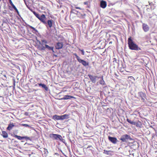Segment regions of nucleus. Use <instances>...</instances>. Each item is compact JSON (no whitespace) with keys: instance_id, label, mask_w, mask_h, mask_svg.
Masks as SVG:
<instances>
[{"instance_id":"ea45409f","label":"nucleus","mask_w":157,"mask_h":157,"mask_svg":"<svg viewBox=\"0 0 157 157\" xmlns=\"http://www.w3.org/2000/svg\"><path fill=\"white\" fill-rule=\"evenodd\" d=\"M109 43H111V42H109Z\"/></svg>"},{"instance_id":"4be33fe9","label":"nucleus","mask_w":157,"mask_h":157,"mask_svg":"<svg viewBox=\"0 0 157 157\" xmlns=\"http://www.w3.org/2000/svg\"><path fill=\"white\" fill-rule=\"evenodd\" d=\"M38 84L39 86H42V87L44 88L46 90H48V88L46 85L42 83H38Z\"/></svg>"},{"instance_id":"e433bc0d","label":"nucleus","mask_w":157,"mask_h":157,"mask_svg":"<svg viewBox=\"0 0 157 157\" xmlns=\"http://www.w3.org/2000/svg\"><path fill=\"white\" fill-rule=\"evenodd\" d=\"M43 49H45V47H43Z\"/></svg>"},{"instance_id":"7ed1b4c3","label":"nucleus","mask_w":157,"mask_h":157,"mask_svg":"<svg viewBox=\"0 0 157 157\" xmlns=\"http://www.w3.org/2000/svg\"><path fill=\"white\" fill-rule=\"evenodd\" d=\"M74 55L75 56L78 61L79 63H81L83 66L85 67H86L89 65V62H87L84 60L80 59V58L76 54L74 53Z\"/></svg>"},{"instance_id":"f8f14e48","label":"nucleus","mask_w":157,"mask_h":157,"mask_svg":"<svg viewBox=\"0 0 157 157\" xmlns=\"http://www.w3.org/2000/svg\"><path fill=\"white\" fill-rule=\"evenodd\" d=\"M142 28L144 31L145 32H147L149 29V27L145 23L143 24Z\"/></svg>"},{"instance_id":"20e7f679","label":"nucleus","mask_w":157,"mask_h":157,"mask_svg":"<svg viewBox=\"0 0 157 157\" xmlns=\"http://www.w3.org/2000/svg\"><path fill=\"white\" fill-rule=\"evenodd\" d=\"M49 136L53 140H62L63 139L62 136L59 134L51 133L49 134Z\"/></svg>"},{"instance_id":"0eeeda50","label":"nucleus","mask_w":157,"mask_h":157,"mask_svg":"<svg viewBox=\"0 0 157 157\" xmlns=\"http://www.w3.org/2000/svg\"><path fill=\"white\" fill-rule=\"evenodd\" d=\"M74 11H75L77 12L78 17L80 18H84V17L86 16V14L85 13H81L79 12L78 11H75L74 9H72L71 11L70 16H71L72 13H74Z\"/></svg>"},{"instance_id":"6ab92c4d","label":"nucleus","mask_w":157,"mask_h":157,"mask_svg":"<svg viewBox=\"0 0 157 157\" xmlns=\"http://www.w3.org/2000/svg\"><path fill=\"white\" fill-rule=\"evenodd\" d=\"M60 120H63L68 117V115L67 114H64L63 115L59 116Z\"/></svg>"},{"instance_id":"393cba45","label":"nucleus","mask_w":157,"mask_h":157,"mask_svg":"<svg viewBox=\"0 0 157 157\" xmlns=\"http://www.w3.org/2000/svg\"><path fill=\"white\" fill-rule=\"evenodd\" d=\"M102 79L100 81V83L101 85H104L105 84V82L103 80V76H101Z\"/></svg>"},{"instance_id":"7c9ffc66","label":"nucleus","mask_w":157,"mask_h":157,"mask_svg":"<svg viewBox=\"0 0 157 157\" xmlns=\"http://www.w3.org/2000/svg\"><path fill=\"white\" fill-rule=\"evenodd\" d=\"M22 125L26 127H29V126L28 124H22Z\"/></svg>"},{"instance_id":"9d476101","label":"nucleus","mask_w":157,"mask_h":157,"mask_svg":"<svg viewBox=\"0 0 157 157\" xmlns=\"http://www.w3.org/2000/svg\"><path fill=\"white\" fill-rule=\"evenodd\" d=\"M88 77L92 82L93 83H95L96 82V79L97 78V76H94L90 75H88Z\"/></svg>"},{"instance_id":"a211bd4d","label":"nucleus","mask_w":157,"mask_h":157,"mask_svg":"<svg viewBox=\"0 0 157 157\" xmlns=\"http://www.w3.org/2000/svg\"><path fill=\"white\" fill-rule=\"evenodd\" d=\"M14 126V125L13 123H10L9 124L8 127L7 128V129L9 130H10Z\"/></svg>"},{"instance_id":"39448f33","label":"nucleus","mask_w":157,"mask_h":157,"mask_svg":"<svg viewBox=\"0 0 157 157\" xmlns=\"http://www.w3.org/2000/svg\"><path fill=\"white\" fill-rule=\"evenodd\" d=\"M127 121L131 124L136 125L137 127H141L142 124L141 122L139 121L137 122H134L131 121L130 119L129 118H127Z\"/></svg>"},{"instance_id":"412c9836","label":"nucleus","mask_w":157,"mask_h":157,"mask_svg":"<svg viewBox=\"0 0 157 157\" xmlns=\"http://www.w3.org/2000/svg\"><path fill=\"white\" fill-rule=\"evenodd\" d=\"M17 42L15 43V46L17 48H20L21 45V42L17 40Z\"/></svg>"},{"instance_id":"2eb2a0df","label":"nucleus","mask_w":157,"mask_h":157,"mask_svg":"<svg viewBox=\"0 0 157 157\" xmlns=\"http://www.w3.org/2000/svg\"><path fill=\"white\" fill-rule=\"evenodd\" d=\"M107 6V3L106 1L102 0L100 3V6L102 9H104Z\"/></svg>"},{"instance_id":"f257e3e1","label":"nucleus","mask_w":157,"mask_h":157,"mask_svg":"<svg viewBox=\"0 0 157 157\" xmlns=\"http://www.w3.org/2000/svg\"><path fill=\"white\" fill-rule=\"evenodd\" d=\"M33 14L41 22L45 25L47 27H48L51 28L52 26V24L54 22L53 20L52 19L48 20L46 21V17L44 14H42L41 16L36 13L34 11H32Z\"/></svg>"},{"instance_id":"ddd939ff","label":"nucleus","mask_w":157,"mask_h":157,"mask_svg":"<svg viewBox=\"0 0 157 157\" xmlns=\"http://www.w3.org/2000/svg\"><path fill=\"white\" fill-rule=\"evenodd\" d=\"M14 137L20 140L24 139H26L27 140H29L30 139V138L27 136L21 137L17 136V135H14Z\"/></svg>"},{"instance_id":"f704fd0d","label":"nucleus","mask_w":157,"mask_h":157,"mask_svg":"<svg viewBox=\"0 0 157 157\" xmlns=\"http://www.w3.org/2000/svg\"><path fill=\"white\" fill-rule=\"evenodd\" d=\"M75 8L76 9H79V10H81L82 9L80 7H75Z\"/></svg>"},{"instance_id":"f03ea898","label":"nucleus","mask_w":157,"mask_h":157,"mask_svg":"<svg viewBox=\"0 0 157 157\" xmlns=\"http://www.w3.org/2000/svg\"><path fill=\"white\" fill-rule=\"evenodd\" d=\"M128 44L130 49L132 50H140V48L139 47L138 45L135 44L130 37L128 39Z\"/></svg>"},{"instance_id":"a878e982","label":"nucleus","mask_w":157,"mask_h":157,"mask_svg":"<svg viewBox=\"0 0 157 157\" xmlns=\"http://www.w3.org/2000/svg\"><path fill=\"white\" fill-rule=\"evenodd\" d=\"M30 82L32 84H35L36 83V82L35 80V79H33V78H31L30 80Z\"/></svg>"},{"instance_id":"c9c22d12","label":"nucleus","mask_w":157,"mask_h":157,"mask_svg":"<svg viewBox=\"0 0 157 157\" xmlns=\"http://www.w3.org/2000/svg\"><path fill=\"white\" fill-rule=\"evenodd\" d=\"M92 147V146L91 145H89L87 147V148H90V147Z\"/></svg>"},{"instance_id":"b1692460","label":"nucleus","mask_w":157,"mask_h":157,"mask_svg":"<svg viewBox=\"0 0 157 157\" xmlns=\"http://www.w3.org/2000/svg\"><path fill=\"white\" fill-rule=\"evenodd\" d=\"M45 46L46 48L48 49L49 50H51L53 52H54L53 47L49 46L47 44H45Z\"/></svg>"},{"instance_id":"6e6552de","label":"nucleus","mask_w":157,"mask_h":157,"mask_svg":"<svg viewBox=\"0 0 157 157\" xmlns=\"http://www.w3.org/2000/svg\"><path fill=\"white\" fill-rule=\"evenodd\" d=\"M138 95L140 98L141 100L142 101L144 102L146 97L145 93H143V92H139L138 93Z\"/></svg>"},{"instance_id":"2f4dec72","label":"nucleus","mask_w":157,"mask_h":157,"mask_svg":"<svg viewBox=\"0 0 157 157\" xmlns=\"http://www.w3.org/2000/svg\"><path fill=\"white\" fill-rule=\"evenodd\" d=\"M89 2L88 1L85 2H84V4L85 5H88Z\"/></svg>"},{"instance_id":"f3484780","label":"nucleus","mask_w":157,"mask_h":157,"mask_svg":"<svg viewBox=\"0 0 157 157\" xmlns=\"http://www.w3.org/2000/svg\"><path fill=\"white\" fill-rule=\"evenodd\" d=\"M1 135L4 138H7L8 137V134L7 132L5 131H2V134Z\"/></svg>"},{"instance_id":"72a5a7b5","label":"nucleus","mask_w":157,"mask_h":157,"mask_svg":"<svg viewBox=\"0 0 157 157\" xmlns=\"http://www.w3.org/2000/svg\"><path fill=\"white\" fill-rule=\"evenodd\" d=\"M25 115L26 116H28L29 115V113L28 112H25Z\"/></svg>"},{"instance_id":"c756f323","label":"nucleus","mask_w":157,"mask_h":157,"mask_svg":"<svg viewBox=\"0 0 157 157\" xmlns=\"http://www.w3.org/2000/svg\"><path fill=\"white\" fill-rule=\"evenodd\" d=\"M129 78H131V79H134V77H132V76H129L128 77V78L129 79Z\"/></svg>"},{"instance_id":"4c0bfd02","label":"nucleus","mask_w":157,"mask_h":157,"mask_svg":"<svg viewBox=\"0 0 157 157\" xmlns=\"http://www.w3.org/2000/svg\"><path fill=\"white\" fill-rule=\"evenodd\" d=\"M37 86V84H35V86Z\"/></svg>"},{"instance_id":"423d86ee","label":"nucleus","mask_w":157,"mask_h":157,"mask_svg":"<svg viewBox=\"0 0 157 157\" xmlns=\"http://www.w3.org/2000/svg\"><path fill=\"white\" fill-rule=\"evenodd\" d=\"M131 140V137L128 134L122 135L120 139V140L123 142H126L128 140Z\"/></svg>"},{"instance_id":"dca6fc26","label":"nucleus","mask_w":157,"mask_h":157,"mask_svg":"<svg viewBox=\"0 0 157 157\" xmlns=\"http://www.w3.org/2000/svg\"><path fill=\"white\" fill-rule=\"evenodd\" d=\"M71 98L75 99V98L74 96L70 95H65L63 98H62L63 99H68Z\"/></svg>"},{"instance_id":"58836bf2","label":"nucleus","mask_w":157,"mask_h":157,"mask_svg":"<svg viewBox=\"0 0 157 157\" xmlns=\"http://www.w3.org/2000/svg\"><path fill=\"white\" fill-rule=\"evenodd\" d=\"M109 43H111V42H109Z\"/></svg>"},{"instance_id":"1a4fd4ad","label":"nucleus","mask_w":157,"mask_h":157,"mask_svg":"<svg viewBox=\"0 0 157 157\" xmlns=\"http://www.w3.org/2000/svg\"><path fill=\"white\" fill-rule=\"evenodd\" d=\"M108 140L110 142L115 144H116L118 141L116 138L110 136H108Z\"/></svg>"},{"instance_id":"473e14b6","label":"nucleus","mask_w":157,"mask_h":157,"mask_svg":"<svg viewBox=\"0 0 157 157\" xmlns=\"http://www.w3.org/2000/svg\"><path fill=\"white\" fill-rule=\"evenodd\" d=\"M42 42L46 44L47 43V41L46 40H42Z\"/></svg>"},{"instance_id":"bb28decb","label":"nucleus","mask_w":157,"mask_h":157,"mask_svg":"<svg viewBox=\"0 0 157 157\" xmlns=\"http://www.w3.org/2000/svg\"><path fill=\"white\" fill-rule=\"evenodd\" d=\"M79 50L81 52L82 54V55H84V52L83 50H81V49H79Z\"/></svg>"},{"instance_id":"9b49d317","label":"nucleus","mask_w":157,"mask_h":157,"mask_svg":"<svg viewBox=\"0 0 157 157\" xmlns=\"http://www.w3.org/2000/svg\"><path fill=\"white\" fill-rule=\"evenodd\" d=\"M9 1L10 4L12 6V7H13V8L14 10L16 11V12L17 13V14L19 15V11L17 9L16 7V6L13 3L11 0H9Z\"/></svg>"},{"instance_id":"cd10ccee","label":"nucleus","mask_w":157,"mask_h":157,"mask_svg":"<svg viewBox=\"0 0 157 157\" xmlns=\"http://www.w3.org/2000/svg\"><path fill=\"white\" fill-rule=\"evenodd\" d=\"M29 27L31 29H33L35 31V30H36V29L34 28L33 27H32V26H29Z\"/></svg>"},{"instance_id":"aec40b11","label":"nucleus","mask_w":157,"mask_h":157,"mask_svg":"<svg viewBox=\"0 0 157 157\" xmlns=\"http://www.w3.org/2000/svg\"><path fill=\"white\" fill-rule=\"evenodd\" d=\"M113 151H106L105 150H104L103 153L104 154H106L107 155H111V153H113Z\"/></svg>"},{"instance_id":"5701e85b","label":"nucleus","mask_w":157,"mask_h":157,"mask_svg":"<svg viewBox=\"0 0 157 157\" xmlns=\"http://www.w3.org/2000/svg\"><path fill=\"white\" fill-rule=\"evenodd\" d=\"M59 116L57 115H55L53 116L52 119L55 120H59Z\"/></svg>"},{"instance_id":"c85d7f7f","label":"nucleus","mask_w":157,"mask_h":157,"mask_svg":"<svg viewBox=\"0 0 157 157\" xmlns=\"http://www.w3.org/2000/svg\"><path fill=\"white\" fill-rule=\"evenodd\" d=\"M134 2L135 3H138L140 0H133Z\"/></svg>"},{"instance_id":"4468645a","label":"nucleus","mask_w":157,"mask_h":157,"mask_svg":"<svg viewBox=\"0 0 157 157\" xmlns=\"http://www.w3.org/2000/svg\"><path fill=\"white\" fill-rule=\"evenodd\" d=\"M63 46V44L62 42H59L57 43L55 46L56 49H60Z\"/></svg>"}]
</instances>
